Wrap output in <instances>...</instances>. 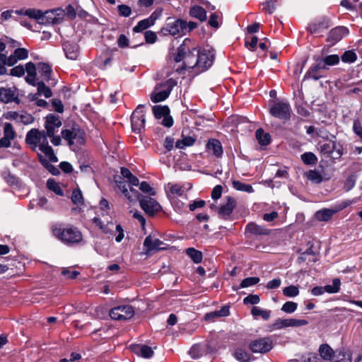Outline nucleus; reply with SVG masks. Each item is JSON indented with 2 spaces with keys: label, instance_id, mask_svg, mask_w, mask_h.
Listing matches in <instances>:
<instances>
[{
  "label": "nucleus",
  "instance_id": "obj_1",
  "mask_svg": "<svg viewBox=\"0 0 362 362\" xmlns=\"http://www.w3.org/2000/svg\"><path fill=\"white\" fill-rule=\"evenodd\" d=\"M62 125L59 116L54 114H49L46 117L45 131H40L37 129H32L25 136V143L32 151H37V148L49 158L52 162H57L58 159L54 153V150L49 145L47 136H52Z\"/></svg>",
  "mask_w": 362,
  "mask_h": 362
},
{
  "label": "nucleus",
  "instance_id": "obj_2",
  "mask_svg": "<svg viewBox=\"0 0 362 362\" xmlns=\"http://www.w3.org/2000/svg\"><path fill=\"white\" fill-rule=\"evenodd\" d=\"M191 40L186 38L183 42L178 47L177 53L174 57L176 63L182 62V67L176 68V71L181 74L184 69H194L197 73V49L194 47L190 49Z\"/></svg>",
  "mask_w": 362,
  "mask_h": 362
},
{
  "label": "nucleus",
  "instance_id": "obj_3",
  "mask_svg": "<svg viewBox=\"0 0 362 362\" xmlns=\"http://www.w3.org/2000/svg\"><path fill=\"white\" fill-rule=\"evenodd\" d=\"M53 235L66 245L79 243L83 240L81 232L73 226L63 227L62 223H56L52 226Z\"/></svg>",
  "mask_w": 362,
  "mask_h": 362
},
{
  "label": "nucleus",
  "instance_id": "obj_4",
  "mask_svg": "<svg viewBox=\"0 0 362 362\" xmlns=\"http://www.w3.org/2000/svg\"><path fill=\"white\" fill-rule=\"evenodd\" d=\"M177 85V81L173 78L158 83L151 94V100L156 103L162 102L168 98L173 88Z\"/></svg>",
  "mask_w": 362,
  "mask_h": 362
},
{
  "label": "nucleus",
  "instance_id": "obj_5",
  "mask_svg": "<svg viewBox=\"0 0 362 362\" xmlns=\"http://www.w3.org/2000/svg\"><path fill=\"white\" fill-rule=\"evenodd\" d=\"M93 222L98 226L103 233L106 234L115 235V233L117 235L115 237V240L117 243H120L124 238V230L121 225L117 224L115 226L112 221H109L107 218L102 220L99 217H95L93 219Z\"/></svg>",
  "mask_w": 362,
  "mask_h": 362
},
{
  "label": "nucleus",
  "instance_id": "obj_6",
  "mask_svg": "<svg viewBox=\"0 0 362 362\" xmlns=\"http://www.w3.org/2000/svg\"><path fill=\"white\" fill-rule=\"evenodd\" d=\"M62 135L69 146L74 144L81 145L85 143L84 132L76 124L72 125L69 129L62 130Z\"/></svg>",
  "mask_w": 362,
  "mask_h": 362
},
{
  "label": "nucleus",
  "instance_id": "obj_7",
  "mask_svg": "<svg viewBox=\"0 0 362 362\" xmlns=\"http://www.w3.org/2000/svg\"><path fill=\"white\" fill-rule=\"evenodd\" d=\"M187 22L182 19L171 21L168 19L165 27L162 28L161 32L164 35H171L173 36H180L187 33Z\"/></svg>",
  "mask_w": 362,
  "mask_h": 362
},
{
  "label": "nucleus",
  "instance_id": "obj_8",
  "mask_svg": "<svg viewBox=\"0 0 362 362\" xmlns=\"http://www.w3.org/2000/svg\"><path fill=\"white\" fill-rule=\"evenodd\" d=\"M197 73L206 71L211 66L214 60V50L209 49H197Z\"/></svg>",
  "mask_w": 362,
  "mask_h": 362
},
{
  "label": "nucleus",
  "instance_id": "obj_9",
  "mask_svg": "<svg viewBox=\"0 0 362 362\" xmlns=\"http://www.w3.org/2000/svg\"><path fill=\"white\" fill-rule=\"evenodd\" d=\"M109 315L112 319L115 320H127L134 315V309L130 305H118L112 308Z\"/></svg>",
  "mask_w": 362,
  "mask_h": 362
},
{
  "label": "nucleus",
  "instance_id": "obj_10",
  "mask_svg": "<svg viewBox=\"0 0 362 362\" xmlns=\"http://www.w3.org/2000/svg\"><path fill=\"white\" fill-rule=\"evenodd\" d=\"M291 108L286 102H274L269 109V113L281 119L288 120L291 117Z\"/></svg>",
  "mask_w": 362,
  "mask_h": 362
},
{
  "label": "nucleus",
  "instance_id": "obj_11",
  "mask_svg": "<svg viewBox=\"0 0 362 362\" xmlns=\"http://www.w3.org/2000/svg\"><path fill=\"white\" fill-rule=\"evenodd\" d=\"M144 108V105H139L132 114V129L135 133H140L144 129L146 119Z\"/></svg>",
  "mask_w": 362,
  "mask_h": 362
},
{
  "label": "nucleus",
  "instance_id": "obj_12",
  "mask_svg": "<svg viewBox=\"0 0 362 362\" xmlns=\"http://www.w3.org/2000/svg\"><path fill=\"white\" fill-rule=\"evenodd\" d=\"M252 352L257 354H265L269 352L273 347V341L270 337L259 338L252 341L249 345Z\"/></svg>",
  "mask_w": 362,
  "mask_h": 362
},
{
  "label": "nucleus",
  "instance_id": "obj_13",
  "mask_svg": "<svg viewBox=\"0 0 362 362\" xmlns=\"http://www.w3.org/2000/svg\"><path fill=\"white\" fill-rule=\"evenodd\" d=\"M141 208L148 216H153L161 210V206L153 198L148 196H141L140 199Z\"/></svg>",
  "mask_w": 362,
  "mask_h": 362
},
{
  "label": "nucleus",
  "instance_id": "obj_14",
  "mask_svg": "<svg viewBox=\"0 0 362 362\" xmlns=\"http://www.w3.org/2000/svg\"><path fill=\"white\" fill-rule=\"evenodd\" d=\"M0 100L4 103L14 102L16 104H19L21 100L18 98V89L15 86L0 88Z\"/></svg>",
  "mask_w": 362,
  "mask_h": 362
},
{
  "label": "nucleus",
  "instance_id": "obj_15",
  "mask_svg": "<svg viewBox=\"0 0 362 362\" xmlns=\"http://www.w3.org/2000/svg\"><path fill=\"white\" fill-rule=\"evenodd\" d=\"M17 136V134L11 123L6 122L4 125V136L0 139V148H8L11 141Z\"/></svg>",
  "mask_w": 362,
  "mask_h": 362
},
{
  "label": "nucleus",
  "instance_id": "obj_16",
  "mask_svg": "<svg viewBox=\"0 0 362 362\" xmlns=\"http://www.w3.org/2000/svg\"><path fill=\"white\" fill-rule=\"evenodd\" d=\"M349 34V30L344 26H337L332 28L328 33L327 41L334 45Z\"/></svg>",
  "mask_w": 362,
  "mask_h": 362
},
{
  "label": "nucleus",
  "instance_id": "obj_17",
  "mask_svg": "<svg viewBox=\"0 0 362 362\" xmlns=\"http://www.w3.org/2000/svg\"><path fill=\"white\" fill-rule=\"evenodd\" d=\"M327 69L325 66V63L320 59H317L315 63L313 64L308 69L305 75V78H313L315 81L322 77L321 74L322 70Z\"/></svg>",
  "mask_w": 362,
  "mask_h": 362
},
{
  "label": "nucleus",
  "instance_id": "obj_18",
  "mask_svg": "<svg viewBox=\"0 0 362 362\" xmlns=\"http://www.w3.org/2000/svg\"><path fill=\"white\" fill-rule=\"evenodd\" d=\"M236 200L232 197H227L226 203L223 204L218 208V215L226 219L230 216L233 209L236 206Z\"/></svg>",
  "mask_w": 362,
  "mask_h": 362
},
{
  "label": "nucleus",
  "instance_id": "obj_19",
  "mask_svg": "<svg viewBox=\"0 0 362 362\" xmlns=\"http://www.w3.org/2000/svg\"><path fill=\"white\" fill-rule=\"evenodd\" d=\"M63 49L66 57L71 60L77 59L80 54L78 45L73 42L66 41L63 43Z\"/></svg>",
  "mask_w": 362,
  "mask_h": 362
},
{
  "label": "nucleus",
  "instance_id": "obj_20",
  "mask_svg": "<svg viewBox=\"0 0 362 362\" xmlns=\"http://www.w3.org/2000/svg\"><path fill=\"white\" fill-rule=\"evenodd\" d=\"M164 243L158 238H154L151 235L147 236L144 242V246L146 248V253H148L153 250H164L165 247H162Z\"/></svg>",
  "mask_w": 362,
  "mask_h": 362
},
{
  "label": "nucleus",
  "instance_id": "obj_21",
  "mask_svg": "<svg viewBox=\"0 0 362 362\" xmlns=\"http://www.w3.org/2000/svg\"><path fill=\"white\" fill-rule=\"evenodd\" d=\"M157 18L155 13H153L148 18L140 21L133 28V32L140 33L148 28L155 23Z\"/></svg>",
  "mask_w": 362,
  "mask_h": 362
},
{
  "label": "nucleus",
  "instance_id": "obj_22",
  "mask_svg": "<svg viewBox=\"0 0 362 362\" xmlns=\"http://www.w3.org/2000/svg\"><path fill=\"white\" fill-rule=\"evenodd\" d=\"M208 152L213 153L216 157L220 158L223 154V148L221 142L216 139H211L206 144Z\"/></svg>",
  "mask_w": 362,
  "mask_h": 362
},
{
  "label": "nucleus",
  "instance_id": "obj_23",
  "mask_svg": "<svg viewBox=\"0 0 362 362\" xmlns=\"http://www.w3.org/2000/svg\"><path fill=\"white\" fill-rule=\"evenodd\" d=\"M305 177L313 184H320L323 180H328L329 177H325L318 170H309L305 173Z\"/></svg>",
  "mask_w": 362,
  "mask_h": 362
},
{
  "label": "nucleus",
  "instance_id": "obj_24",
  "mask_svg": "<svg viewBox=\"0 0 362 362\" xmlns=\"http://www.w3.org/2000/svg\"><path fill=\"white\" fill-rule=\"evenodd\" d=\"M337 145L334 141L323 144L320 146V151L324 154L332 156L334 151L337 149ZM337 157H340L342 154L340 148L336 150Z\"/></svg>",
  "mask_w": 362,
  "mask_h": 362
},
{
  "label": "nucleus",
  "instance_id": "obj_25",
  "mask_svg": "<svg viewBox=\"0 0 362 362\" xmlns=\"http://www.w3.org/2000/svg\"><path fill=\"white\" fill-rule=\"evenodd\" d=\"M169 191L168 197L170 199L173 197H184L186 199V194L183 187L178 184H168Z\"/></svg>",
  "mask_w": 362,
  "mask_h": 362
},
{
  "label": "nucleus",
  "instance_id": "obj_26",
  "mask_svg": "<svg viewBox=\"0 0 362 362\" xmlns=\"http://www.w3.org/2000/svg\"><path fill=\"white\" fill-rule=\"evenodd\" d=\"M38 158L40 163L49 170V173H51L53 175H59L60 172L59 170L56 168L55 166L50 164V162L52 163L51 160H49V158L47 157L45 155V156H42L41 153H37Z\"/></svg>",
  "mask_w": 362,
  "mask_h": 362
},
{
  "label": "nucleus",
  "instance_id": "obj_27",
  "mask_svg": "<svg viewBox=\"0 0 362 362\" xmlns=\"http://www.w3.org/2000/svg\"><path fill=\"white\" fill-rule=\"evenodd\" d=\"M245 230L247 232L254 235H269L270 233V230L254 223H248Z\"/></svg>",
  "mask_w": 362,
  "mask_h": 362
},
{
  "label": "nucleus",
  "instance_id": "obj_28",
  "mask_svg": "<svg viewBox=\"0 0 362 362\" xmlns=\"http://www.w3.org/2000/svg\"><path fill=\"white\" fill-rule=\"evenodd\" d=\"M115 181L117 187L121 190L124 196L129 201L132 202V197L128 190V187H130L127 181L123 180L121 177L115 178Z\"/></svg>",
  "mask_w": 362,
  "mask_h": 362
},
{
  "label": "nucleus",
  "instance_id": "obj_29",
  "mask_svg": "<svg viewBox=\"0 0 362 362\" xmlns=\"http://www.w3.org/2000/svg\"><path fill=\"white\" fill-rule=\"evenodd\" d=\"M133 351L146 358H151L153 354L152 348L147 345H135L133 347Z\"/></svg>",
  "mask_w": 362,
  "mask_h": 362
},
{
  "label": "nucleus",
  "instance_id": "obj_30",
  "mask_svg": "<svg viewBox=\"0 0 362 362\" xmlns=\"http://www.w3.org/2000/svg\"><path fill=\"white\" fill-rule=\"evenodd\" d=\"M335 212L336 211L332 209H324L316 211L315 216L319 221H328L332 218Z\"/></svg>",
  "mask_w": 362,
  "mask_h": 362
},
{
  "label": "nucleus",
  "instance_id": "obj_31",
  "mask_svg": "<svg viewBox=\"0 0 362 362\" xmlns=\"http://www.w3.org/2000/svg\"><path fill=\"white\" fill-rule=\"evenodd\" d=\"M233 356L240 362H248L251 358L250 354L240 347L235 349Z\"/></svg>",
  "mask_w": 362,
  "mask_h": 362
},
{
  "label": "nucleus",
  "instance_id": "obj_32",
  "mask_svg": "<svg viewBox=\"0 0 362 362\" xmlns=\"http://www.w3.org/2000/svg\"><path fill=\"white\" fill-rule=\"evenodd\" d=\"M189 14L192 17L204 21L206 19V12L204 8L200 6H194L190 8Z\"/></svg>",
  "mask_w": 362,
  "mask_h": 362
},
{
  "label": "nucleus",
  "instance_id": "obj_33",
  "mask_svg": "<svg viewBox=\"0 0 362 362\" xmlns=\"http://www.w3.org/2000/svg\"><path fill=\"white\" fill-rule=\"evenodd\" d=\"M319 353L321 358L324 360H331L334 356V351L327 344H323L320 346Z\"/></svg>",
  "mask_w": 362,
  "mask_h": 362
},
{
  "label": "nucleus",
  "instance_id": "obj_34",
  "mask_svg": "<svg viewBox=\"0 0 362 362\" xmlns=\"http://www.w3.org/2000/svg\"><path fill=\"white\" fill-rule=\"evenodd\" d=\"M152 110L155 117L158 119L170 114V109L167 105H154Z\"/></svg>",
  "mask_w": 362,
  "mask_h": 362
},
{
  "label": "nucleus",
  "instance_id": "obj_35",
  "mask_svg": "<svg viewBox=\"0 0 362 362\" xmlns=\"http://www.w3.org/2000/svg\"><path fill=\"white\" fill-rule=\"evenodd\" d=\"M196 141V139L192 136H184L182 135V139H179L175 143V147L177 148H184L187 146H192Z\"/></svg>",
  "mask_w": 362,
  "mask_h": 362
},
{
  "label": "nucleus",
  "instance_id": "obj_36",
  "mask_svg": "<svg viewBox=\"0 0 362 362\" xmlns=\"http://www.w3.org/2000/svg\"><path fill=\"white\" fill-rule=\"evenodd\" d=\"M256 139L262 146H266L270 143L271 137L269 134L265 133L262 129L256 131Z\"/></svg>",
  "mask_w": 362,
  "mask_h": 362
},
{
  "label": "nucleus",
  "instance_id": "obj_37",
  "mask_svg": "<svg viewBox=\"0 0 362 362\" xmlns=\"http://www.w3.org/2000/svg\"><path fill=\"white\" fill-rule=\"evenodd\" d=\"M186 254L192 259V260L199 264L202 261V252L194 249V247H189L186 250Z\"/></svg>",
  "mask_w": 362,
  "mask_h": 362
},
{
  "label": "nucleus",
  "instance_id": "obj_38",
  "mask_svg": "<svg viewBox=\"0 0 362 362\" xmlns=\"http://www.w3.org/2000/svg\"><path fill=\"white\" fill-rule=\"evenodd\" d=\"M288 327V319H281L279 318L275 322L268 326V331L273 332L276 329H281L283 328Z\"/></svg>",
  "mask_w": 362,
  "mask_h": 362
},
{
  "label": "nucleus",
  "instance_id": "obj_39",
  "mask_svg": "<svg viewBox=\"0 0 362 362\" xmlns=\"http://www.w3.org/2000/svg\"><path fill=\"white\" fill-rule=\"evenodd\" d=\"M341 281L339 279L336 278L332 281V285H326L324 286L325 291L328 293H336L340 290Z\"/></svg>",
  "mask_w": 362,
  "mask_h": 362
},
{
  "label": "nucleus",
  "instance_id": "obj_40",
  "mask_svg": "<svg viewBox=\"0 0 362 362\" xmlns=\"http://www.w3.org/2000/svg\"><path fill=\"white\" fill-rule=\"evenodd\" d=\"M300 158L305 165H315L317 162V156L312 152L303 153Z\"/></svg>",
  "mask_w": 362,
  "mask_h": 362
},
{
  "label": "nucleus",
  "instance_id": "obj_41",
  "mask_svg": "<svg viewBox=\"0 0 362 362\" xmlns=\"http://www.w3.org/2000/svg\"><path fill=\"white\" fill-rule=\"evenodd\" d=\"M251 313L254 317L261 316L264 320H267L271 315V311L262 310L259 307L254 306L251 310Z\"/></svg>",
  "mask_w": 362,
  "mask_h": 362
},
{
  "label": "nucleus",
  "instance_id": "obj_42",
  "mask_svg": "<svg viewBox=\"0 0 362 362\" xmlns=\"http://www.w3.org/2000/svg\"><path fill=\"white\" fill-rule=\"evenodd\" d=\"M54 9L42 12L41 24H54Z\"/></svg>",
  "mask_w": 362,
  "mask_h": 362
},
{
  "label": "nucleus",
  "instance_id": "obj_43",
  "mask_svg": "<svg viewBox=\"0 0 362 362\" xmlns=\"http://www.w3.org/2000/svg\"><path fill=\"white\" fill-rule=\"evenodd\" d=\"M47 186L49 189L54 192L56 194L63 196L64 192L59 186V183L57 182L54 179H49L47 182Z\"/></svg>",
  "mask_w": 362,
  "mask_h": 362
},
{
  "label": "nucleus",
  "instance_id": "obj_44",
  "mask_svg": "<svg viewBox=\"0 0 362 362\" xmlns=\"http://www.w3.org/2000/svg\"><path fill=\"white\" fill-rule=\"evenodd\" d=\"M232 184L233 187L238 191L246 192L248 193H251L254 191L250 185L243 183L238 180H233Z\"/></svg>",
  "mask_w": 362,
  "mask_h": 362
},
{
  "label": "nucleus",
  "instance_id": "obj_45",
  "mask_svg": "<svg viewBox=\"0 0 362 362\" xmlns=\"http://www.w3.org/2000/svg\"><path fill=\"white\" fill-rule=\"evenodd\" d=\"M71 202L76 205H83V197L82 195V192L78 188H76L72 191Z\"/></svg>",
  "mask_w": 362,
  "mask_h": 362
},
{
  "label": "nucleus",
  "instance_id": "obj_46",
  "mask_svg": "<svg viewBox=\"0 0 362 362\" xmlns=\"http://www.w3.org/2000/svg\"><path fill=\"white\" fill-rule=\"evenodd\" d=\"M37 87L38 95H43L47 98H50L52 96L51 89L48 86H47L44 82H37Z\"/></svg>",
  "mask_w": 362,
  "mask_h": 362
},
{
  "label": "nucleus",
  "instance_id": "obj_47",
  "mask_svg": "<svg viewBox=\"0 0 362 362\" xmlns=\"http://www.w3.org/2000/svg\"><path fill=\"white\" fill-rule=\"evenodd\" d=\"M332 362H351V358L349 354L339 351L334 354Z\"/></svg>",
  "mask_w": 362,
  "mask_h": 362
},
{
  "label": "nucleus",
  "instance_id": "obj_48",
  "mask_svg": "<svg viewBox=\"0 0 362 362\" xmlns=\"http://www.w3.org/2000/svg\"><path fill=\"white\" fill-rule=\"evenodd\" d=\"M40 73L43 79L45 81H49L51 78L52 68L48 64H41Z\"/></svg>",
  "mask_w": 362,
  "mask_h": 362
},
{
  "label": "nucleus",
  "instance_id": "obj_49",
  "mask_svg": "<svg viewBox=\"0 0 362 362\" xmlns=\"http://www.w3.org/2000/svg\"><path fill=\"white\" fill-rule=\"evenodd\" d=\"M283 294L289 298L296 297L299 294L298 287L293 285L285 287L283 289Z\"/></svg>",
  "mask_w": 362,
  "mask_h": 362
},
{
  "label": "nucleus",
  "instance_id": "obj_50",
  "mask_svg": "<svg viewBox=\"0 0 362 362\" xmlns=\"http://www.w3.org/2000/svg\"><path fill=\"white\" fill-rule=\"evenodd\" d=\"M325 63V66H333L337 64L339 62V57L337 54H330L321 59Z\"/></svg>",
  "mask_w": 362,
  "mask_h": 362
},
{
  "label": "nucleus",
  "instance_id": "obj_51",
  "mask_svg": "<svg viewBox=\"0 0 362 362\" xmlns=\"http://www.w3.org/2000/svg\"><path fill=\"white\" fill-rule=\"evenodd\" d=\"M25 15L28 16L30 18L37 20L40 23L42 16V12L40 10L30 8L27 9L25 11Z\"/></svg>",
  "mask_w": 362,
  "mask_h": 362
},
{
  "label": "nucleus",
  "instance_id": "obj_52",
  "mask_svg": "<svg viewBox=\"0 0 362 362\" xmlns=\"http://www.w3.org/2000/svg\"><path fill=\"white\" fill-rule=\"evenodd\" d=\"M259 277H247V278H245L244 279L240 284V288H247V287H249V286H254L255 284H257V283H259Z\"/></svg>",
  "mask_w": 362,
  "mask_h": 362
},
{
  "label": "nucleus",
  "instance_id": "obj_53",
  "mask_svg": "<svg viewBox=\"0 0 362 362\" xmlns=\"http://www.w3.org/2000/svg\"><path fill=\"white\" fill-rule=\"evenodd\" d=\"M298 307V304L293 301L286 302L281 307V310L286 313H294Z\"/></svg>",
  "mask_w": 362,
  "mask_h": 362
},
{
  "label": "nucleus",
  "instance_id": "obj_54",
  "mask_svg": "<svg viewBox=\"0 0 362 362\" xmlns=\"http://www.w3.org/2000/svg\"><path fill=\"white\" fill-rule=\"evenodd\" d=\"M356 54L352 50L346 51L341 56V60L344 62L352 63L356 60Z\"/></svg>",
  "mask_w": 362,
  "mask_h": 362
},
{
  "label": "nucleus",
  "instance_id": "obj_55",
  "mask_svg": "<svg viewBox=\"0 0 362 362\" xmlns=\"http://www.w3.org/2000/svg\"><path fill=\"white\" fill-rule=\"evenodd\" d=\"M119 15L122 17H129L132 13L131 8L125 4H120L117 6Z\"/></svg>",
  "mask_w": 362,
  "mask_h": 362
},
{
  "label": "nucleus",
  "instance_id": "obj_56",
  "mask_svg": "<svg viewBox=\"0 0 362 362\" xmlns=\"http://www.w3.org/2000/svg\"><path fill=\"white\" fill-rule=\"evenodd\" d=\"M139 189L142 191L144 193H148L150 195L152 196L156 194V192L147 182L143 181L141 183H139Z\"/></svg>",
  "mask_w": 362,
  "mask_h": 362
},
{
  "label": "nucleus",
  "instance_id": "obj_57",
  "mask_svg": "<svg viewBox=\"0 0 362 362\" xmlns=\"http://www.w3.org/2000/svg\"><path fill=\"white\" fill-rule=\"evenodd\" d=\"M34 122V117L32 115L25 112L21 113L19 115V119L18 122H21L24 124H29Z\"/></svg>",
  "mask_w": 362,
  "mask_h": 362
},
{
  "label": "nucleus",
  "instance_id": "obj_58",
  "mask_svg": "<svg viewBox=\"0 0 362 362\" xmlns=\"http://www.w3.org/2000/svg\"><path fill=\"white\" fill-rule=\"evenodd\" d=\"M288 327H298L308 324V322L306 320L290 318L288 319Z\"/></svg>",
  "mask_w": 362,
  "mask_h": 362
},
{
  "label": "nucleus",
  "instance_id": "obj_59",
  "mask_svg": "<svg viewBox=\"0 0 362 362\" xmlns=\"http://www.w3.org/2000/svg\"><path fill=\"white\" fill-rule=\"evenodd\" d=\"M172 204L176 211L182 212L185 206V203L179 199V197H173L170 199Z\"/></svg>",
  "mask_w": 362,
  "mask_h": 362
},
{
  "label": "nucleus",
  "instance_id": "obj_60",
  "mask_svg": "<svg viewBox=\"0 0 362 362\" xmlns=\"http://www.w3.org/2000/svg\"><path fill=\"white\" fill-rule=\"evenodd\" d=\"M13 54L18 60L25 59L28 57V52L25 48H17Z\"/></svg>",
  "mask_w": 362,
  "mask_h": 362
},
{
  "label": "nucleus",
  "instance_id": "obj_61",
  "mask_svg": "<svg viewBox=\"0 0 362 362\" xmlns=\"http://www.w3.org/2000/svg\"><path fill=\"white\" fill-rule=\"evenodd\" d=\"M258 42V38L256 36L251 37L250 40L248 38L245 39V45L247 48L255 50Z\"/></svg>",
  "mask_w": 362,
  "mask_h": 362
},
{
  "label": "nucleus",
  "instance_id": "obj_62",
  "mask_svg": "<svg viewBox=\"0 0 362 362\" xmlns=\"http://www.w3.org/2000/svg\"><path fill=\"white\" fill-rule=\"evenodd\" d=\"M356 180V176L355 175H351L347 177L344 183V188L346 191L351 190L355 185Z\"/></svg>",
  "mask_w": 362,
  "mask_h": 362
},
{
  "label": "nucleus",
  "instance_id": "obj_63",
  "mask_svg": "<svg viewBox=\"0 0 362 362\" xmlns=\"http://www.w3.org/2000/svg\"><path fill=\"white\" fill-rule=\"evenodd\" d=\"M25 74V69L23 66L18 65L12 68L10 74L13 76L21 77Z\"/></svg>",
  "mask_w": 362,
  "mask_h": 362
},
{
  "label": "nucleus",
  "instance_id": "obj_64",
  "mask_svg": "<svg viewBox=\"0 0 362 362\" xmlns=\"http://www.w3.org/2000/svg\"><path fill=\"white\" fill-rule=\"evenodd\" d=\"M302 358L303 362H321V358L316 354H308Z\"/></svg>",
  "mask_w": 362,
  "mask_h": 362
}]
</instances>
